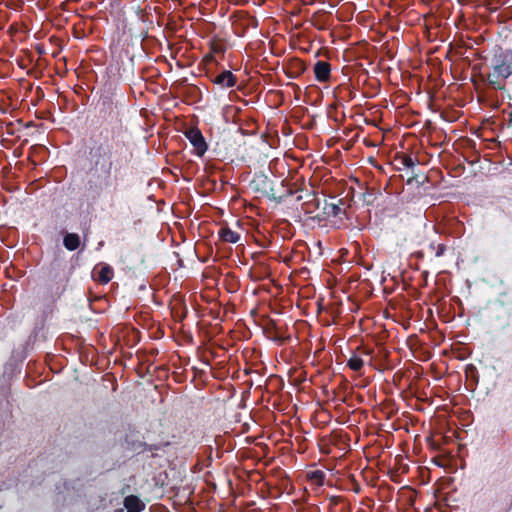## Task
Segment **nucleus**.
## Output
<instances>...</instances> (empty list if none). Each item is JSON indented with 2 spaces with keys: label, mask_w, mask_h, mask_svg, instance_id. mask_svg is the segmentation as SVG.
I'll return each mask as SVG.
<instances>
[{
  "label": "nucleus",
  "mask_w": 512,
  "mask_h": 512,
  "mask_svg": "<svg viewBox=\"0 0 512 512\" xmlns=\"http://www.w3.org/2000/svg\"><path fill=\"white\" fill-rule=\"evenodd\" d=\"M101 112L110 121L102 126L97 135L90 138L89 146L90 171L93 177L87 182L86 189L93 199L102 196L103 191L113 187L117 190V171L123 161L128 162L129 144L126 141L127 129L121 119L120 107L111 100L102 102Z\"/></svg>",
  "instance_id": "f257e3e1"
},
{
  "label": "nucleus",
  "mask_w": 512,
  "mask_h": 512,
  "mask_svg": "<svg viewBox=\"0 0 512 512\" xmlns=\"http://www.w3.org/2000/svg\"><path fill=\"white\" fill-rule=\"evenodd\" d=\"M512 75V50L500 51L494 54L491 71L487 80L495 90H504L506 79Z\"/></svg>",
  "instance_id": "f03ea898"
},
{
  "label": "nucleus",
  "mask_w": 512,
  "mask_h": 512,
  "mask_svg": "<svg viewBox=\"0 0 512 512\" xmlns=\"http://www.w3.org/2000/svg\"><path fill=\"white\" fill-rule=\"evenodd\" d=\"M251 187L255 192L273 200L276 203L283 202V193L275 194L273 181L263 172H257L251 181Z\"/></svg>",
  "instance_id": "7ed1b4c3"
},
{
  "label": "nucleus",
  "mask_w": 512,
  "mask_h": 512,
  "mask_svg": "<svg viewBox=\"0 0 512 512\" xmlns=\"http://www.w3.org/2000/svg\"><path fill=\"white\" fill-rule=\"evenodd\" d=\"M346 209L347 206L344 199H339L333 196L330 197L329 200L325 199L322 212L317 214L316 218H318L319 221L331 218L342 221L343 217L346 215Z\"/></svg>",
  "instance_id": "20e7f679"
},
{
  "label": "nucleus",
  "mask_w": 512,
  "mask_h": 512,
  "mask_svg": "<svg viewBox=\"0 0 512 512\" xmlns=\"http://www.w3.org/2000/svg\"><path fill=\"white\" fill-rule=\"evenodd\" d=\"M261 329L263 334L270 340L283 341L289 338L283 327V322H254Z\"/></svg>",
  "instance_id": "39448f33"
},
{
  "label": "nucleus",
  "mask_w": 512,
  "mask_h": 512,
  "mask_svg": "<svg viewBox=\"0 0 512 512\" xmlns=\"http://www.w3.org/2000/svg\"><path fill=\"white\" fill-rule=\"evenodd\" d=\"M184 135L194 147V153L197 156L202 157L207 152L208 145L202 132L198 128H189L184 132Z\"/></svg>",
  "instance_id": "423d86ee"
},
{
  "label": "nucleus",
  "mask_w": 512,
  "mask_h": 512,
  "mask_svg": "<svg viewBox=\"0 0 512 512\" xmlns=\"http://www.w3.org/2000/svg\"><path fill=\"white\" fill-rule=\"evenodd\" d=\"M211 82L221 89L233 88L238 83V78L229 70H223L211 77Z\"/></svg>",
  "instance_id": "0eeeda50"
},
{
  "label": "nucleus",
  "mask_w": 512,
  "mask_h": 512,
  "mask_svg": "<svg viewBox=\"0 0 512 512\" xmlns=\"http://www.w3.org/2000/svg\"><path fill=\"white\" fill-rule=\"evenodd\" d=\"M313 71L315 79L320 83H326L331 78V64L326 61H317L314 65Z\"/></svg>",
  "instance_id": "6e6552de"
},
{
  "label": "nucleus",
  "mask_w": 512,
  "mask_h": 512,
  "mask_svg": "<svg viewBox=\"0 0 512 512\" xmlns=\"http://www.w3.org/2000/svg\"><path fill=\"white\" fill-rule=\"evenodd\" d=\"M121 262L123 265H125V268L128 270L135 269L139 264H142L144 262V259L139 254L138 251H128L121 257Z\"/></svg>",
  "instance_id": "1a4fd4ad"
},
{
  "label": "nucleus",
  "mask_w": 512,
  "mask_h": 512,
  "mask_svg": "<svg viewBox=\"0 0 512 512\" xmlns=\"http://www.w3.org/2000/svg\"><path fill=\"white\" fill-rule=\"evenodd\" d=\"M124 507L127 512H142L145 504L137 496L130 495L124 499Z\"/></svg>",
  "instance_id": "9d476101"
},
{
  "label": "nucleus",
  "mask_w": 512,
  "mask_h": 512,
  "mask_svg": "<svg viewBox=\"0 0 512 512\" xmlns=\"http://www.w3.org/2000/svg\"><path fill=\"white\" fill-rule=\"evenodd\" d=\"M219 238L227 243H237L240 240V234L231 230L229 227H221L218 231Z\"/></svg>",
  "instance_id": "9b49d317"
},
{
  "label": "nucleus",
  "mask_w": 512,
  "mask_h": 512,
  "mask_svg": "<svg viewBox=\"0 0 512 512\" xmlns=\"http://www.w3.org/2000/svg\"><path fill=\"white\" fill-rule=\"evenodd\" d=\"M274 192L275 194L278 193H283L284 196H283V202L291 195L299 192L298 189H294V185L292 184H289L288 181L286 179L282 180L279 184V186L275 187L274 186Z\"/></svg>",
  "instance_id": "f8f14e48"
},
{
  "label": "nucleus",
  "mask_w": 512,
  "mask_h": 512,
  "mask_svg": "<svg viewBox=\"0 0 512 512\" xmlns=\"http://www.w3.org/2000/svg\"><path fill=\"white\" fill-rule=\"evenodd\" d=\"M63 245L69 251H75L80 246V237L76 233H67L63 238Z\"/></svg>",
  "instance_id": "ddd939ff"
},
{
  "label": "nucleus",
  "mask_w": 512,
  "mask_h": 512,
  "mask_svg": "<svg viewBox=\"0 0 512 512\" xmlns=\"http://www.w3.org/2000/svg\"><path fill=\"white\" fill-rule=\"evenodd\" d=\"M306 196L312 197V199L305 201L302 204V209L306 214H312L319 208L320 202L314 193L307 192Z\"/></svg>",
  "instance_id": "4468645a"
},
{
  "label": "nucleus",
  "mask_w": 512,
  "mask_h": 512,
  "mask_svg": "<svg viewBox=\"0 0 512 512\" xmlns=\"http://www.w3.org/2000/svg\"><path fill=\"white\" fill-rule=\"evenodd\" d=\"M113 275H114L113 268L110 265L105 264L98 271L97 280L102 284H107L111 281V279L113 278Z\"/></svg>",
  "instance_id": "2eb2a0df"
},
{
  "label": "nucleus",
  "mask_w": 512,
  "mask_h": 512,
  "mask_svg": "<svg viewBox=\"0 0 512 512\" xmlns=\"http://www.w3.org/2000/svg\"><path fill=\"white\" fill-rule=\"evenodd\" d=\"M364 365V361L361 357H359L358 355L356 354H353L348 362H347V366L353 370V371H359L361 370V368L363 367Z\"/></svg>",
  "instance_id": "dca6fc26"
},
{
  "label": "nucleus",
  "mask_w": 512,
  "mask_h": 512,
  "mask_svg": "<svg viewBox=\"0 0 512 512\" xmlns=\"http://www.w3.org/2000/svg\"><path fill=\"white\" fill-rule=\"evenodd\" d=\"M396 160L400 162L406 168H413L416 164H418L417 158H412L410 155L402 154L396 157Z\"/></svg>",
  "instance_id": "f3484780"
},
{
  "label": "nucleus",
  "mask_w": 512,
  "mask_h": 512,
  "mask_svg": "<svg viewBox=\"0 0 512 512\" xmlns=\"http://www.w3.org/2000/svg\"><path fill=\"white\" fill-rule=\"evenodd\" d=\"M293 68L295 71L287 73V76L292 79L297 78L305 71V64L301 60H296Z\"/></svg>",
  "instance_id": "a211bd4d"
},
{
  "label": "nucleus",
  "mask_w": 512,
  "mask_h": 512,
  "mask_svg": "<svg viewBox=\"0 0 512 512\" xmlns=\"http://www.w3.org/2000/svg\"><path fill=\"white\" fill-rule=\"evenodd\" d=\"M312 25L318 30H325L326 23L321 19V15H313L312 17Z\"/></svg>",
  "instance_id": "6ab92c4d"
},
{
  "label": "nucleus",
  "mask_w": 512,
  "mask_h": 512,
  "mask_svg": "<svg viewBox=\"0 0 512 512\" xmlns=\"http://www.w3.org/2000/svg\"><path fill=\"white\" fill-rule=\"evenodd\" d=\"M432 249H435V256L436 257H441L444 255L445 251L447 250V247L445 244H438V245H434L433 243L430 245Z\"/></svg>",
  "instance_id": "aec40b11"
},
{
  "label": "nucleus",
  "mask_w": 512,
  "mask_h": 512,
  "mask_svg": "<svg viewBox=\"0 0 512 512\" xmlns=\"http://www.w3.org/2000/svg\"><path fill=\"white\" fill-rule=\"evenodd\" d=\"M212 51L214 53H224L225 48L222 44H213L212 45Z\"/></svg>",
  "instance_id": "412c9836"
},
{
  "label": "nucleus",
  "mask_w": 512,
  "mask_h": 512,
  "mask_svg": "<svg viewBox=\"0 0 512 512\" xmlns=\"http://www.w3.org/2000/svg\"><path fill=\"white\" fill-rule=\"evenodd\" d=\"M303 198H304V197H303V195H301V194H300V195H298V196L296 197V200H297V201H302V200H303Z\"/></svg>",
  "instance_id": "4be33fe9"
},
{
  "label": "nucleus",
  "mask_w": 512,
  "mask_h": 512,
  "mask_svg": "<svg viewBox=\"0 0 512 512\" xmlns=\"http://www.w3.org/2000/svg\"><path fill=\"white\" fill-rule=\"evenodd\" d=\"M509 125L512 126V112L510 114Z\"/></svg>",
  "instance_id": "5701e85b"
},
{
  "label": "nucleus",
  "mask_w": 512,
  "mask_h": 512,
  "mask_svg": "<svg viewBox=\"0 0 512 512\" xmlns=\"http://www.w3.org/2000/svg\"><path fill=\"white\" fill-rule=\"evenodd\" d=\"M364 353H365L366 355H370V354L372 353V351H371V350H365V351H364Z\"/></svg>",
  "instance_id": "b1692460"
},
{
  "label": "nucleus",
  "mask_w": 512,
  "mask_h": 512,
  "mask_svg": "<svg viewBox=\"0 0 512 512\" xmlns=\"http://www.w3.org/2000/svg\"><path fill=\"white\" fill-rule=\"evenodd\" d=\"M414 178L415 177L408 179L407 183L410 184L413 181Z\"/></svg>",
  "instance_id": "393cba45"
}]
</instances>
